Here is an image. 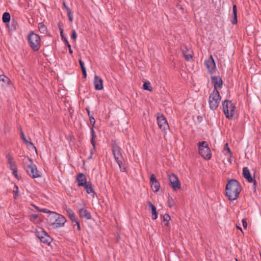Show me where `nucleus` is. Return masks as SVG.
<instances>
[{"label":"nucleus","mask_w":261,"mask_h":261,"mask_svg":"<svg viewBox=\"0 0 261 261\" xmlns=\"http://www.w3.org/2000/svg\"><path fill=\"white\" fill-rule=\"evenodd\" d=\"M242 191L240 183L235 179H230L227 181L225 186V195L230 201L237 199Z\"/></svg>","instance_id":"1"},{"label":"nucleus","mask_w":261,"mask_h":261,"mask_svg":"<svg viewBox=\"0 0 261 261\" xmlns=\"http://www.w3.org/2000/svg\"><path fill=\"white\" fill-rule=\"evenodd\" d=\"M25 158L28 162L23 161V164L24 168L27 174L33 178L41 177L40 172L38 171L36 166L33 164L32 159L29 156L25 157Z\"/></svg>","instance_id":"2"},{"label":"nucleus","mask_w":261,"mask_h":261,"mask_svg":"<svg viewBox=\"0 0 261 261\" xmlns=\"http://www.w3.org/2000/svg\"><path fill=\"white\" fill-rule=\"evenodd\" d=\"M28 43L31 48L36 52L39 50L41 47V39L39 35L31 31L28 35Z\"/></svg>","instance_id":"3"},{"label":"nucleus","mask_w":261,"mask_h":261,"mask_svg":"<svg viewBox=\"0 0 261 261\" xmlns=\"http://www.w3.org/2000/svg\"><path fill=\"white\" fill-rule=\"evenodd\" d=\"M199 154L205 160H209L212 157V153L206 141L199 142L197 143Z\"/></svg>","instance_id":"4"},{"label":"nucleus","mask_w":261,"mask_h":261,"mask_svg":"<svg viewBox=\"0 0 261 261\" xmlns=\"http://www.w3.org/2000/svg\"><path fill=\"white\" fill-rule=\"evenodd\" d=\"M221 100V96L219 92H212L209 96V105L211 110H216L219 105Z\"/></svg>","instance_id":"5"},{"label":"nucleus","mask_w":261,"mask_h":261,"mask_svg":"<svg viewBox=\"0 0 261 261\" xmlns=\"http://www.w3.org/2000/svg\"><path fill=\"white\" fill-rule=\"evenodd\" d=\"M36 236L39 239L40 241L47 245H49L52 241V238L41 227L39 228L38 230L35 232Z\"/></svg>","instance_id":"6"},{"label":"nucleus","mask_w":261,"mask_h":261,"mask_svg":"<svg viewBox=\"0 0 261 261\" xmlns=\"http://www.w3.org/2000/svg\"><path fill=\"white\" fill-rule=\"evenodd\" d=\"M168 183L174 191H177L181 189L180 181L177 176L173 173L168 175Z\"/></svg>","instance_id":"7"},{"label":"nucleus","mask_w":261,"mask_h":261,"mask_svg":"<svg viewBox=\"0 0 261 261\" xmlns=\"http://www.w3.org/2000/svg\"><path fill=\"white\" fill-rule=\"evenodd\" d=\"M112 151L115 159V160L117 163H119V159L122 158V154L121 152V148L118 146L116 140H112L111 143Z\"/></svg>","instance_id":"8"},{"label":"nucleus","mask_w":261,"mask_h":261,"mask_svg":"<svg viewBox=\"0 0 261 261\" xmlns=\"http://www.w3.org/2000/svg\"><path fill=\"white\" fill-rule=\"evenodd\" d=\"M157 122L159 127L162 130L165 131L169 128L167 121L163 114H158L157 116Z\"/></svg>","instance_id":"9"},{"label":"nucleus","mask_w":261,"mask_h":261,"mask_svg":"<svg viewBox=\"0 0 261 261\" xmlns=\"http://www.w3.org/2000/svg\"><path fill=\"white\" fill-rule=\"evenodd\" d=\"M212 83L214 84V92H219L217 88L221 89L223 86V81L220 76H212L211 77Z\"/></svg>","instance_id":"10"},{"label":"nucleus","mask_w":261,"mask_h":261,"mask_svg":"<svg viewBox=\"0 0 261 261\" xmlns=\"http://www.w3.org/2000/svg\"><path fill=\"white\" fill-rule=\"evenodd\" d=\"M204 64L210 74H213L215 72L216 69V63L212 55L210 56L207 60L205 61Z\"/></svg>","instance_id":"11"},{"label":"nucleus","mask_w":261,"mask_h":261,"mask_svg":"<svg viewBox=\"0 0 261 261\" xmlns=\"http://www.w3.org/2000/svg\"><path fill=\"white\" fill-rule=\"evenodd\" d=\"M56 218L55 219V223L54 224V228H57L62 227L66 222V218L62 215L58 214Z\"/></svg>","instance_id":"12"},{"label":"nucleus","mask_w":261,"mask_h":261,"mask_svg":"<svg viewBox=\"0 0 261 261\" xmlns=\"http://www.w3.org/2000/svg\"><path fill=\"white\" fill-rule=\"evenodd\" d=\"M243 177L249 182L252 183L254 181L255 176L252 177L250 172L247 167H244L242 171Z\"/></svg>","instance_id":"13"},{"label":"nucleus","mask_w":261,"mask_h":261,"mask_svg":"<svg viewBox=\"0 0 261 261\" xmlns=\"http://www.w3.org/2000/svg\"><path fill=\"white\" fill-rule=\"evenodd\" d=\"M76 180L79 187H83L87 182L86 176L83 173H80L76 175Z\"/></svg>","instance_id":"14"},{"label":"nucleus","mask_w":261,"mask_h":261,"mask_svg":"<svg viewBox=\"0 0 261 261\" xmlns=\"http://www.w3.org/2000/svg\"><path fill=\"white\" fill-rule=\"evenodd\" d=\"M94 88L96 90H101L103 88V80L98 75H95L94 79Z\"/></svg>","instance_id":"15"},{"label":"nucleus","mask_w":261,"mask_h":261,"mask_svg":"<svg viewBox=\"0 0 261 261\" xmlns=\"http://www.w3.org/2000/svg\"><path fill=\"white\" fill-rule=\"evenodd\" d=\"M6 158L7 159V163L9 165L10 170L13 171V170H17V165L16 162L14 161V159L12 155L10 153H8L6 155Z\"/></svg>","instance_id":"16"},{"label":"nucleus","mask_w":261,"mask_h":261,"mask_svg":"<svg viewBox=\"0 0 261 261\" xmlns=\"http://www.w3.org/2000/svg\"><path fill=\"white\" fill-rule=\"evenodd\" d=\"M182 53L185 59L187 61H189L193 58V51L188 49L186 46L184 48L182 49Z\"/></svg>","instance_id":"17"},{"label":"nucleus","mask_w":261,"mask_h":261,"mask_svg":"<svg viewBox=\"0 0 261 261\" xmlns=\"http://www.w3.org/2000/svg\"><path fill=\"white\" fill-rule=\"evenodd\" d=\"M79 216L81 218H86L87 220L91 219V214L85 208H81L79 211Z\"/></svg>","instance_id":"18"},{"label":"nucleus","mask_w":261,"mask_h":261,"mask_svg":"<svg viewBox=\"0 0 261 261\" xmlns=\"http://www.w3.org/2000/svg\"><path fill=\"white\" fill-rule=\"evenodd\" d=\"M147 205L150 208L152 214V219L153 220L156 219L158 217V213L157 212L156 207L150 201L147 202Z\"/></svg>","instance_id":"19"},{"label":"nucleus","mask_w":261,"mask_h":261,"mask_svg":"<svg viewBox=\"0 0 261 261\" xmlns=\"http://www.w3.org/2000/svg\"><path fill=\"white\" fill-rule=\"evenodd\" d=\"M48 213L49 214L48 216V218H47L46 221L50 225H54V224L55 223V219L56 218V215H57L58 213L51 211H50V212Z\"/></svg>","instance_id":"20"},{"label":"nucleus","mask_w":261,"mask_h":261,"mask_svg":"<svg viewBox=\"0 0 261 261\" xmlns=\"http://www.w3.org/2000/svg\"><path fill=\"white\" fill-rule=\"evenodd\" d=\"M224 153L228 156V161L230 163H231V158L232 156V152L228 146V143H226L224 145V150H223Z\"/></svg>","instance_id":"21"},{"label":"nucleus","mask_w":261,"mask_h":261,"mask_svg":"<svg viewBox=\"0 0 261 261\" xmlns=\"http://www.w3.org/2000/svg\"><path fill=\"white\" fill-rule=\"evenodd\" d=\"M88 194L93 193V195L95 194L94 191V189L92 186V184L91 181H89L87 182V184L83 186Z\"/></svg>","instance_id":"22"},{"label":"nucleus","mask_w":261,"mask_h":261,"mask_svg":"<svg viewBox=\"0 0 261 261\" xmlns=\"http://www.w3.org/2000/svg\"><path fill=\"white\" fill-rule=\"evenodd\" d=\"M90 133H91V138L90 140V142L92 144L93 149L95 150L96 142L95 141V139L96 137V135L94 130L93 129V127H90Z\"/></svg>","instance_id":"23"},{"label":"nucleus","mask_w":261,"mask_h":261,"mask_svg":"<svg viewBox=\"0 0 261 261\" xmlns=\"http://www.w3.org/2000/svg\"><path fill=\"white\" fill-rule=\"evenodd\" d=\"M231 23L232 24H236L238 23L237 7L236 5H233L232 7V19Z\"/></svg>","instance_id":"24"},{"label":"nucleus","mask_w":261,"mask_h":261,"mask_svg":"<svg viewBox=\"0 0 261 261\" xmlns=\"http://www.w3.org/2000/svg\"><path fill=\"white\" fill-rule=\"evenodd\" d=\"M65 211L67 214L68 217L72 222L73 223L74 221H75L76 219L75 218V215L73 211L70 208L66 207Z\"/></svg>","instance_id":"25"},{"label":"nucleus","mask_w":261,"mask_h":261,"mask_svg":"<svg viewBox=\"0 0 261 261\" xmlns=\"http://www.w3.org/2000/svg\"><path fill=\"white\" fill-rule=\"evenodd\" d=\"M20 136L21 139L27 145L32 146L33 148H34L36 151H37V149L34 145L33 143L31 141H28V140L26 139L21 128H20Z\"/></svg>","instance_id":"26"},{"label":"nucleus","mask_w":261,"mask_h":261,"mask_svg":"<svg viewBox=\"0 0 261 261\" xmlns=\"http://www.w3.org/2000/svg\"><path fill=\"white\" fill-rule=\"evenodd\" d=\"M79 62L81 67L83 77L85 79L87 77V72L86 67H85L84 63L82 61L81 59L79 60Z\"/></svg>","instance_id":"27"},{"label":"nucleus","mask_w":261,"mask_h":261,"mask_svg":"<svg viewBox=\"0 0 261 261\" xmlns=\"http://www.w3.org/2000/svg\"><path fill=\"white\" fill-rule=\"evenodd\" d=\"M151 187L153 192H158L161 187L160 184L158 181L153 182V183L151 184Z\"/></svg>","instance_id":"28"},{"label":"nucleus","mask_w":261,"mask_h":261,"mask_svg":"<svg viewBox=\"0 0 261 261\" xmlns=\"http://www.w3.org/2000/svg\"><path fill=\"white\" fill-rule=\"evenodd\" d=\"M2 20L4 23H6L9 22L11 20V16L10 13L7 12H5L3 14Z\"/></svg>","instance_id":"29"},{"label":"nucleus","mask_w":261,"mask_h":261,"mask_svg":"<svg viewBox=\"0 0 261 261\" xmlns=\"http://www.w3.org/2000/svg\"><path fill=\"white\" fill-rule=\"evenodd\" d=\"M38 28L41 33L45 34L47 32V27L43 22H40L38 24Z\"/></svg>","instance_id":"30"},{"label":"nucleus","mask_w":261,"mask_h":261,"mask_svg":"<svg viewBox=\"0 0 261 261\" xmlns=\"http://www.w3.org/2000/svg\"><path fill=\"white\" fill-rule=\"evenodd\" d=\"M143 88L144 90H147L148 91H151L152 90V88L151 87L149 82H144L143 85Z\"/></svg>","instance_id":"31"},{"label":"nucleus","mask_w":261,"mask_h":261,"mask_svg":"<svg viewBox=\"0 0 261 261\" xmlns=\"http://www.w3.org/2000/svg\"><path fill=\"white\" fill-rule=\"evenodd\" d=\"M171 219V218L169 214H165L163 216V220L164 221L166 222V223L165 224V225L168 227L169 225V221Z\"/></svg>","instance_id":"32"},{"label":"nucleus","mask_w":261,"mask_h":261,"mask_svg":"<svg viewBox=\"0 0 261 261\" xmlns=\"http://www.w3.org/2000/svg\"><path fill=\"white\" fill-rule=\"evenodd\" d=\"M13 196L14 199H17L19 196L18 194V187L16 185H14V190L13 191Z\"/></svg>","instance_id":"33"},{"label":"nucleus","mask_w":261,"mask_h":261,"mask_svg":"<svg viewBox=\"0 0 261 261\" xmlns=\"http://www.w3.org/2000/svg\"><path fill=\"white\" fill-rule=\"evenodd\" d=\"M67 16H68V20L70 22H72L73 21V15H72V13L71 12V10L70 9H67Z\"/></svg>","instance_id":"34"},{"label":"nucleus","mask_w":261,"mask_h":261,"mask_svg":"<svg viewBox=\"0 0 261 261\" xmlns=\"http://www.w3.org/2000/svg\"><path fill=\"white\" fill-rule=\"evenodd\" d=\"M11 30L16 31L17 29V21L14 19H12L11 22Z\"/></svg>","instance_id":"35"},{"label":"nucleus","mask_w":261,"mask_h":261,"mask_svg":"<svg viewBox=\"0 0 261 261\" xmlns=\"http://www.w3.org/2000/svg\"><path fill=\"white\" fill-rule=\"evenodd\" d=\"M0 81L7 84L10 82V79L4 74L0 75Z\"/></svg>","instance_id":"36"},{"label":"nucleus","mask_w":261,"mask_h":261,"mask_svg":"<svg viewBox=\"0 0 261 261\" xmlns=\"http://www.w3.org/2000/svg\"><path fill=\"white\" fill-rule=\"evenodd\" d=\"M230 101L228 100H225L222 103L223 111L228 110V103H230Z\"/></svg>","instance_id":"37"},{"label":"nucleus","mask_w":261,"mask_h":261,"mask_svg":"<svg viewBox=\"0 0 261 261\" xmlns=\"http://www.w3.org/2000/svg\"><path fill=\"white\" fill-rule=\"evenodd\" d=\"M223 111L226 118H227L229 120L232 119V118L233 117V114H229V110H225V111Z\"/></svg>","instance_id":"38"},{"label":"nucleus","mask_w":261,"mask_h":261,"mask_svg":"<svg viewBox=\"0 0 261 261\" xmlns=\"http://www.w3.org/2000/svg\"><path fill=\"white\" fill-rule=\"evenodd\" d=\"M119 163H117L119 166V167L120 168V170L121 171H123V172H125L126 171V168L125 167V165L124 164H123V162L120 161L119 159Z\"/></svg>","instance_id":"39"},{"label":"nucleus","mask_w":261,"mask_h":261,"mask_svg":"<svg viewBox=\"0 0 261 261\" xmlns=\"http://www.w3.org/2000/svg\"><path fill=\"white\" fill-rule=\"evenodd\" d=\"M60 36H61L62 41L65 43V45L67 46L70 45L69 44V43L68 42V41L67 38L64 36V34H61Z\"/></svg>","instance_id":"40"},{"label":"nucleus","mask_w":261,"mask_h":261,"mask_svg":"<svg viewBox=\"0 0 261 261\" xmlns=\"http://www.w3.org/2000/svg\"><path fill=\"white\" fill-rule=\"evenodd\" d=\"M38 218V215L35 214H32L30 216V220L31 221L35 222V220Z\"/></svg>","instance_id":"41"},{"label":"nucleus","mask_w":261,"mask_h":261,"mask_svg":"<svg viewBox=\"0 0 261 261\" xmlns=\"http://www.w3.org/2000/svg\"><path fill=\"white\" fill-rule=\"evenodd\" d=\"M34 207L37 210H38V211L41 212H43L44 213H48L50 212V211L46 208H40L39 207H38L37 206H34Z\"/></svg>","instance_id":"42"},{"label":"nucleus","mask_w":261,"mask_h":261,"mask_svg":"<svg viewBox=\"0 0 261 261\" xmlns=\"http://www.w3.org/2000/svg\"><path fill=\"white\" fill-rule=\"evenodd\" d=\"M71 38L74 42L76 41V39L77 38V35H76V33L75 30H72Z\"/></svg>","instance_id":"43"},{"label":"nucleus","mask_w":261,"mask_h":261,"mask_svg":"<svg viewBox=\"0 0 261 261\" xmlns=\"http://www.w3.org/2000/svg\"><path fill=\"white\" fill-rule=\"evenodd\" d=\"M58 28L60 30V35L64 34V30H63V24L62 22H59L58 24Z\"/></svg>","instance_id":"44"},{"label":"nucleus","mask_w":261,"mask_h":261,"mask_svg":"<svg viewBox=\"0 0 261 261\" xmlns=\"http://www.w3.org/2000/svg\"><path fill=\"white\" fill-rule=\"evenodd\" d=\"M89 121L90 124H91V126L90 127H94L95 123V120L93 116L89 117Z\"/></svg>","instance_id":"45"},{"label":"nucleus","mask_w":261,"mask_h":261,"mask_svg":"<svg viewBox=\"0 0 261 261\" xmlns=\"http://www.w3.org/2000/svg\"><path fill=\"white\" fill-rule=\"evenodd\" d=\"M158 180L156 179V176L154 174H152L150 177V184L153 183V182L156 181Z\"/></svg>","instance_id":"46"},{"label":"nucleus","mask_w":261,"mask_h":261,"mask_svg":"<svg viewBox=\"0 0 261 261\" xmlns=\"http://www.w3.org/2000/svg\"><path fill=\"white\" fill-rule=\"evenodd\" d=\"M230 114H234V111L236 109L235 106L231 102V101H230Z\"/></svg>","instance_id":"47"},{"label":"nucleus","mask_w":261,"mask_h":261,"mask_svg":"<svg viewBox=\"0 0 261 261\" xmlns=\"http://www.w3.org/2000/svg\"><path fill=\"white\" fill-rule=\"evenodd\" d=\"M252 183H253L252 189L253 190V192H254V193H256V188H257V182L254 179V181Z\"/></svg>","instance_id":"48"},{"label":"nucleus","mask_w":261,"mask_h":261,"mask_svg":"<svg viewBox=\"0 0 261 261\" xmlns=\"http://www.w3.org/2000/svg\"><path fill=\"white\" fill-rule=\"evenodd\" d=\"M168 205L169 207H171L174 205V203L172 201V199H170L169 198H168Z\"/></svg>","instance_id":"49"},{"label":"nucleus","mask_w":261,"mask_h":261,"mask_svg":"<svg viewBox=\"0 0 261 261\" xmlns=\"http://www.w3.org/2000/svg\"><path fill=\"white\" fill-rule=\"evenodd\" d=\"M74 222H75L76 223L78 230L80 231L81 230V226H80V221H78L77 220H76V221H74Z\"/></svg>","instance_id":"50"},{"label":"nucleus","mask_w":261,"mask_h":261,"mask_svg":"<svg viewBox=\"0 0 261 261\" xmlns=\"http://www.w3.org/2000/svg\"><path fill=\"white\" fill-rule=\"evenodd\" d=\"M243 226L245 229H246L247 227V223L245 219H243L242 220Z\"/></svg>","instance_id":"51"},{"label":"nucleus","mask_w":261,"mask_h":261,"mask_svg":"<svg viewBox=\"0 0 261 261\" xmlns=\"http://www.w3.org/2000/svg\"><path fill=\"white\" fill-rule=\"evenodd\" d=\"M197 120L198 122H201L203 120V118L201 116H198L197 117Z\"/></svg>","instance_id":"52"},{"label":"nucleus","mask_w":261,"mask_h":261,"mask_svg":"<svg viewBox=\"0 0 261 261\" xmlns=\"http://www.w3.org/2000/svg\"><path fill=\"white\" fill-rule=\"evenodd\" d=\"M67 47L68 48L69 53H70V54L72 55L73 54V50L71 49V45H69L67 46Z\"/></svg>","instance_id":"53"},{"label":"nucleus","mask_w":261,"mask_h":261,"mask_svg":"<svg viewBox=\"0 0 261 261\" xmlns=\"http://www.w3.org/2000/svg\"><path fill=\"white\" fill-rule=\"evenodd\" d=\"M63 6L64 7V8L66 9V10L67 11V9H70L67 5H66V2L65 1H63Z\"/></svg>","instance_id":"54"},{"label":"nucleus","mask_w":261,"mask_h":261,"mask_svg":"<svg viewBox=\"0 0 261 261\" xmlns=\"http://www.w3.org/2000/svg\"><path fill=\"white\" fill-rule=\"evenodd\" d=\"M12 172L13 174L14 175L17 173V170H13V171H12Z\"/></svg>","instance_id":"55"},{"label":"nucleus","mask_w":261,"mask_h":261,"mask_svg":"<svg viewBox=\"0 0 261 261\" xmlns=\"http://www.w3.org/2000/svg\"><path fill=\"white\" fill-rule=\"evenodd\" d=\"M86 110L87 113H88V112H90V108L89 107L86 108Z\"/></svg>","instance_id":"56"},{"label":"nucleus","mask_w":261,"mask_h":261,"mask_svg":"<svg viewBox=\"0 0 261 261\" xmlns=\"http://www.w3.org/2000/svg\"><path fill=\"white\" fill-rule=\"evenodd\" d=\"M17 179H19V177L18 175V174L17 173L16 174L14 175Z\"/></svg>","instance_id":"57"},{"label":"nucleus","mask_w":261,"mask_h":261,"mask_svg":"<svg viewBox=\"0 0 261 261\" xmlns=\"http://www.w3.org/2000/svg\"><path fill=\"white\" fill-rule=\"evenodd\" d=\"M17 179H19V177L18 175V174L17 173L16 174L14 175Z\"/></svg>","instance_id":"58"},{"label":"nucleus","mask_w":261,"mask_h":261,"mask_svg":"<svg viewBox=\"0 0 261 261\" xmlns=\"http://www.w3.org/2000/svg\"><path fill=\"white\" fill-rule=\"evenodd\" d=\"M88 116H89V118L90 117V116H92L91 114V112H88V113H87Z\"/></svg>","instance_id":"59"},{"label":"nucleus","mask_w":261,"mask_h":261,"mask_svg":"<svg viewBox=\"0 0 261 261\" xmlns=\"http://www.w3.org/2000/svg\"><path fill=\"white\" fill-rule=\"evenodd\" d=\"M93 150H94L93 149H92V150H91L90 151V155H92V156H93Z\"/></svg>","instance_id":"60"},{"label":"nucleus","mask_w":261,"mask_h":261,"mask_svg":"<svg viewBox=\"0 0 261 261\" xmlns=\"http://www.w3.org/2000/svg\"><path fill=\"white\" fill-rule=\"evenodd\" d=\"M92 156H92V155H90V156L88 157V160L92 159Z\"/></svg>","instance_id":"61"},{"label":"nucleus","mask_w":261,"mask_h":261,"mask_svg":"<svg viewBox=\"0 0 261 261\" xmlns=\"http://www.w3.org/2000/svg\"><path fill=\"white\" fill-rule=\"evenodd\" d=\"M237 228H238V229H240V230H242V228H241V227H239V226H237Z\"/></svg>","instance_id":"62"},{"label":"nucleus","mask_w":261,"mask_h":261,"mask_svg":"<svg viewBox=\"0 0 261 261\" xmlns=\"http://www.w3.org/2000/svg\"><path fill=\"white\" fill-rule=\"evenodd\" d=\"M236 261H238V260L237 258H236Z\"/></svg>","instance_id":"63"}]
</instances>
